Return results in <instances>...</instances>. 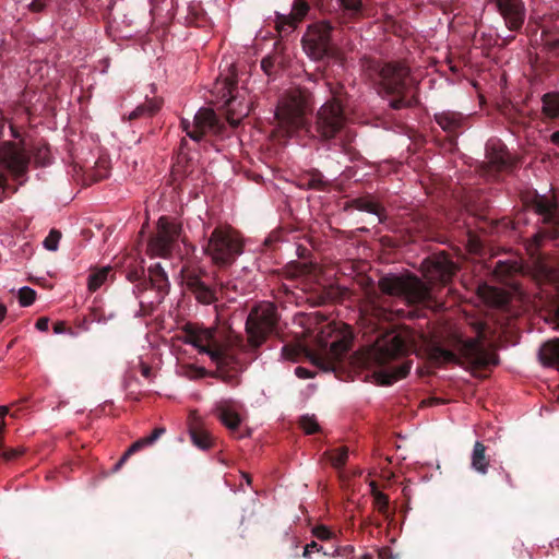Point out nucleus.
Segmentation results:
<instances>
[{"label": "nucleus", "mask_w": 559, "mask_h": 559, "mask_svg": "<svg viewBox=\"0 0 559 559\" xmlns=\"http://www.w3.org/2000/svg\"><path fill=\"white\" fill-rule=\"evenodd\" d=\"M111 272L110 266H103L91 272L87 277V288L90 292H96L108 280Z\"/></svg>", "instance_id": "obj_29"}, {"label": "nucleus", "mask_w": 559, "mask_h": 559, "mask_svg": "<svg viewBox=\"0 0 559 559\" xmlns=\"http://www.w3.org/2000/svg\"><path fill=\"white\" fill-rule=\"evenodd\" d=\"M182 283L187 289L203 305L216 301L215 289L203 280L206 271L202 267H185L181 270Z\"/></svg>", "instance_id": "obj_14"}, {"label": "nucleus", "mask_w": 559, "mask_h": 559, "mask_svg": "<svg viewBox=\"0 0 559 559\" xmlns=\"http://www.w3.org/2000/svg\"><path fill=\"white\" fill-rule=\"evenodd\" d=\"M295 374L299 378V379H311L314 377V373L310 370H308L307 368H304V367H297L295 369Z\"/></svg>", "instance_id": "obj_59"}, {"label": "nucleus", "mask_w": 559, "mask_h": 559, "mask_svg": "<svg viewBox=\"0 0 559 559\" xmlns=\"http://www.w3.org/2000/svg\"><path fill=\"white\" fill-rule=\"evenodd\" d=\"M304 352V348H301L299 345L286 344L282 347V357L285 360L295 362L299 359Z\"/></svg>", "instance_id": "obj_42"}, {"label": "nucleus", "mask_w": 559, "mask_h": 559, "mask_svg": "<svg viewBox=\"0 0 559 559\" xmlns=\"http://www.w3.org/2000/svg\"><path fill=\"white\" fill-rule=\"evenodd\" d=\"M61 239V233L57 229H51L45 238L43 245L49 251H56Z\"/></svg>", "instance_id": "obj_48"}, {"label": "nucleus", "mask_w": 559, "mask_h": 559, "mask_svg": "<svg viewBox=\"0 0 559 559\" xmlns=\"http://www.w3.org/2000/svg\"><path fill=\"white\" fill-rule=\"evenodd\" d=\"M191 344L198 348L199 353H204V354H209V352L212 349L211 347L209 346H205V345H202L201 344V341L199 338H194Z\"/></svg>", "instance_id": "obj_62"}, {"label": "nucleus", "mask_w": 559, "mask_h": 559, "mask_svg": "<svg viewBox=\"0 0 559 559\" xmlns=\"http://www.w3.org/2000/svg\"><path fill=\"white\" fill-rule=\"evenodd\" d=\"M486 157L489 165L496 169H502L508 165V153L500 143H490L486 148Z\"/></svg>", "instance_id": "obj_25"}, {"label": "nucleus", "mask_w": 559, "mask_h": 559, "mask_svg": "<svg viewBox=\"0 0 559 559\" xmlns=\"http://www.w3.org/2000/svg\"><path fill=\"white\" fill-rule=\"evenodd\" d=\"M35 298L36 292L33 288L28 286H23L22 288H20L19 302L22 307L31 306L35 301Z\"/></svg>", "instance_id": "obj_46"}, {"label": "nucleus", "mask_w": 559, "mask_h": 559, "mask_svg": "<svg viewBox=\"0 0 559 559\" xmlns=\"http://www.w3.org/2000/svg\"><path fill=\"white\" fill-rule=\"evenodd\" d=\"M190 438L192 443L201 450H207L212 447L211 436L203 429L190 427Z\"/></svg>", "instance_id": "obj_33"}, {"label": "nucleus", "mask_w": 559, "mask_h": 559, "mask_svg": "<svg viewBox=\"0 0 559 559\" xmlns=\"http://www.w3.org/2000/svg\"><path fill=\"white\" fill-rule=\"evenodd\" d=\"M486 445L476 441L471 454V467L480 475H486L489 469V457L486 454Z\"/></svg>", "instance_id": "obj_22"}, {"label": "nucleus", "mask_w": 559, "mask_h": 559, "mask_svg": "<svg viewBox=\"0 0 559 559\" xmlns=\"http://www.w3.org/2000/svg\"><path fill=\"white\" fill-rule=\"evenodd\" d=\"M436 122L447 132H453L462 127L465 117L462 112L453 110H442L435 114Z\"/></svg>", "instance_id": "obj_20"}, {"label": "nucleus", "mask_w": 559, "mask_h": 559, "mask_svg": "<svg viewBox=\"0 0 559 559\" xmlns=\"http://www.w3.org/2000/svg\"><path fill=\"white\" fill-rule=\"evenodd\" d=\"M493 3L510 31H519L522 27L526 16L523 0H493Z\"/></svg>", "instance_id": "obj_16"}, {"label": "nucleus", "mask_w": 559, "mask_h": 559, "mask_svg": "<svg viewBox=\"0 0 559 559\" xmlns=\"http://www.w3.org/2000/svg\"><path fill=\"white\" fill-rule=\"evenodd\" d=\"M352 203L355 209L371 213L378 216L379 222H381V209L378 203L367 198L355 199L352 201Z\"/></svg>", "instance_id": "obj_36"}, {"label": "nucleus", "mask_w": 559, "mask_h": 559, "mask_svg": "<svg viewBox=\"0 0 559 559\" xmlns=\"http://www.w3.org/2000/svg\"><path fill=\"white\" fill-rule=\"evenodd\" d=\"M353 332L349 325L343 323L328 324L321 331L319 343L321 353H305L307 358L321 370L335 371L340 361L350 349Z\"/></svg>", "instance_id": "obj_1"}, {"label": "nucleus", "mask_w": 559, "mask_h": 559, "mask_svg": "<svg viewBox=\"0 0 559 559\" xmlns=\"http://www.w3.org/2000/svg\"><path fill=\"white\" fill-rule=\"evenodd\" d=\"M25 449L23 447H17L14 449L5 450L3 451L0 456L4 459L5 461H12L19 457L24 453Z\"/></svg>", "instance_id": "obj_51"}, {"label": "nucleus", "mask_w": 559, "mask_h": 559, "mask_svg": "<svg viewBox=\"0 0 559 559\" xmlns=\"http://www.w3.org/2000/svg\"><path fill=\"white\" fill-rule=\"evenodd\" d=\"M19 5L34 13L43 12L50 0H14Z\"/></svg>", "instance_id": "obj_41"}, {"label": "nucleus", "mask_w": 559, "mask_h": 559, "mask_svg": "<svg viewBox=\"0 0 559 559\" xmlns=\"http://www.w3.org/2000/svg\"><path fill=\"white\" fill-rule=\"evenodd\" d=\"M155 236L163 237L164 240L173 245L178 237V227L167 217H160L157 222V233Z\"/></svg>", "instance_id": "obj_27"}, {"label": "nucleus", "mask_w": 559, "mask_h": 559, "mask_svg": "<svg viewBox=\"0 0 559 559\" xmlns=\"http://www.w3.org/2000/svg\"><path fill=\"white\" fill-rule=\"evenodd\" d=\"M207 355L210 356L211 360L214 364H216L219 370H223L224 368L228 367L234 360V357L231 355L227 354L221 348H212Z\"/></svg>", "instance_id": "obj_37"}, {"label": "nucleus", "mask_w": 559, "mask_h": 559, "mask_svg": "<svg viewBox=\"0 0 559 559\" xmlns=\"http://www.w3.org/2000/svg\"><path fill=\"white\" fill-rule=\"evenodd\" d=\"M300 426L307 435L314 433L320 429L317 418L313 415L302 416L300 419Z\"/></svg>", "instance_id": "obj_47"}, {"label": "nucleus", "mask_w": 559, "mask_h": 559, "mask_svg": "<svg viewBox=\"0 0 559 559\" xmlns=\"http://www.w3.org/2000/svg\"><path fill=\"white\" fill-rule=\"evenodd\" d=\"M278 313L276 306L270 301L255 305L246 321L248 342L252 347L261 346L277 325Z\"/></svg>", "instance_id": "obj_6"}, {"label": "nucleus", "mask_w": 559, "mask_h": 559, "mask_svg": "<svg viewBox=\"0 0 559 559\" xmlns=\"http://www.w3.org/2000/svg\"><path fill=\"white\" fill-rule=\"evenodd\" d=\"M273 67L274 61L271 57H265L261 60V69L266 75H271Z\"/></svg>", "instance_id": "obj_58"}, {"label": "nucleus", "mask_w": 559, "mask_h": 559, "mask_svg": "<svg viewBox=\"0 0 559 559\" xmlns=\"http://www.w3.org/2000/svg\"><path fill=\"white\" fill-rule=\"evenodd\" d=\"M212 413L230 431H236L241 423L239 414L228 407L227 401L217 402Z\"/></svg>", "instance_id": "obj_19"}, {"label": "nucleus", "mask_w": 559, "mask_h": 559, "mask_svg": "<svg viewBox=\"0 0 559 559\" xmlns=\"http://www.w3.org/2000/svg\"><path fill=\"white\" fill-rule=\"evenodd\" d=\"M427 355L430 361L441 364L460 365V357L452 350L445 349L440 344L432 343L427 347Z\"/></svg>", "instance_id": "obj_23"}, {"label": "nucleus", "mask_w": 559, "mask_h": 559, "mask_svg": "<svg viewBox=\"0 0 559 559\" xmlns=\"http://www.w3.org/2000/svg\"><path fill=\"white\" fill-rule=\"evenodd\" d=\"M311 105V95L302 88H294L278 102L275 118L287 135L306 127V110Z\"/></svg>", "instance_id": "obj_3"}, {"label": "nucleus", "mask_w": 559, "mask_h": 559, "mask_svg": "<svg viewBox=\"0 0 559 559\" xmlns=\"http://www.w3.org/2000/svg\"><path fill=\"white\" fill-rule=\"evenodd\" d=\"M205 253L218 266H227L242 253V242L238 235L228 227H216L207 241Z\"/></svg>", "instance_id": "obj_5"}, {"label": "nucleus", "mask_w": 559, "mask_h": 559, "mask_svg": "<svg viewBox=\"0 0 559 559\" xmlns=\"http://www.w3.org/2000/svg\"><path fill=\"white\" fill-rule=\"evenodd\" d=\"M533 206L535 212L544 217V223L554 225L556 233L559 234V203L545 195H537Z\"/></svg>", "instance_id": "obj_17"}, {"label": "nucleus", "mask_w": 559, "mask_h": 559, "mask_svg": "<svg viewBox=\"0 0 559 559\" xmlns=\"http://www.w3.org/2000/svg\"><path fill=\"white\" fill-rule=\"evenodd\" d=\"M542 271L548 281L556 282L559 280V269L548 266V265H543Z\"/></svg>", "instance_id": "obj_53"}, {"label": "nucleus", "mask_w": 559, "mask_h": 559, "mask_svg": "<svg viewBox=\"0 0 559 559\" xmlns=\"http://www.w3.org/2000/svg\"><path fill=\"white\" fill-rule=\"evenodd\" d=\"M366 312H370V316L376 319L386 317L385 311L382 308L376 306L374 304L370 305V307L366 309Z\"/></svg>", "instance_id": "obj_56"}, {"label": "nucleus", "mask_w": 559, "mask_h": 559, "mask_svg": "<svg viewBox=\"0 0 559 559\" xmlns=\"http://www.w3.org/2000/svg\"><path fill=\"white\" fill-rule=\"evenodd\" d=\"M540 362L547 367L559 365V338L545 343L538 350Z\"/></svg>", "instance_id": "obj_24"}, {"label": "nucleus", "mask_w": 559, "mask_h": 559, "mask_svg": "<svg viewBox=\"0 0 559 559\" xmlns=\"http://www.w3.org/2000/svg\"><path fill=\"white\" fill-rule=\"evenodd\" d=\"M477 294L490 307L502 308L510 301V295L507 290L486 283L478 286Z\"/></svg>", "instance_id": "obj_18"}, {"label": "nucleus", "mask_w": 559, "mask_h": 559, "mask_svg": "<svg viewBox=\"0 0 559 559\" xmlns=\"http://www.w3.org/2000/svg\"><path fill=\"white\" fill-rule=\"evenodd\" d=\"M213 94L217 103L226 109L228 122L236 127L242 118L248 116L251 108V99L246 88L238 87L234 73L217 79L214 85Z\"/></svg>", "instance_id": "obj_2"}, {"label": "nucleus", "mask_w": 559, "mask_h": 559, "mask_svg": "<svg viewBox=\"0 0 559 559\" xmlns=\"http://www.w3.org/2000/svg\"><path fill=\"white\" fill-rule=\"evenodd\" d=\"M417 90H413L409 93H396L400 97L391 100L390 106L393 109H401L406 107H413L418 104Z\"/></svg>", "instance_id": "obj_34"}, {"label": "nucleus", "mask_w": 559, "mask_h": 559, "mask_svg": "<svg viewBox=\"0 0 559 559\" xmlns=\"http://www.w3.org/2000/svg\"><path fill=\"white\" fill-rule=\"evenodd\" d=\"M411 370V361H405L399 367L394 368L390 373H385L384 377L388 379L384 381L385 383H391L392 381L405 378Z\"/></svg>", "instance_id": "obj_43"}, {"label": "nucleus", "mask_w": 559, "mask_h": 559, "mask_svg": "<svg viewBox=\"0 0 559 559\" xmlns=\"http://www.w3.org/2000/svg\"><path fill=\"white\" fill-rule=\"evenodd\" d=\"M53 332L56 334H63L68 332L71 335H75V333L72 330L67 329L66 323L63 321H58L55 323Z\"/></svg>", "instance_id": "obj_60"}, {"label": "nucleus", "mask_w": 559, "mask_h": 559, "mask_svg": "<svg viewBox=\"0 0 559 559\" xmlns=\"http://www.w3.org/2000/svg\"><path fill=\"white\" fill-rule=\"evenodd\" d=\"M491 484L495 490L499 493H508L515 488L511 473L502 466L495 469Z\"/></svg>", "instance_id": "obj_26"}, {"label": "nucleus", "mask_w": 559, "mask_h": 559, "mask_svg": "<svg viewBox=\"0 0 559 559\" xmlns=\"http://www.w3.org/2000/svg\"><path fill=\"white\" fill-rule=\"evenodd\" d=\"M352 552H354V547L350 546V545H347V546H344V547L335 548L333 550V552H331V554L323 552V555L334 557V556L347 555V554H352Z\"/></svg>", "instance_id": "obj_57"}, {"label": "nucleus", "mask_w": 559, "mask_h": 559, "mask_svg": "<svg viewBox=\"0 0 559 559\" xmlns=\"http://www.w3.org/2000/svg\"><path fill=\"white\" fill-rule=\"evenodd\" d=\"M34 163L37 166L45 167L51 163L52 156L50 148L47 145H39L33 153Z\"/></svg>", "instance_id": "obj_38"}, {"label": "nucleus", "mask_w": 559, "mask_h": 559, "mask_svg": "<svg viewBox=\"0 0 559 559\" xmlns=\"http://www.w3.org/2000/svg\"><path fill=\"white\" fill-rule=\"evenodd\" d=\"M346 116L340 100L335 97L320 106L316 120L310 130L313 138L319 140L334 139L345 127Z\"/></svg>", "instance_id": "obj_8"}, {"label": "nucleus", "mask_w": 559, "mask_h": 559, "mask_svg": "<svg viewBox=\"0 0 559 559\" xmlns=\"http://www.w3.org/2000/svg\"><path fill=\"white\" fill-rule=\"evenodd\" d=\"M478 336L467 338L460 344V354L469 364L477 368H486L491 365L498 364V357L493 352H489L481 347L480 337L485 329V323H477L476 325Z\"/></svg>", "instance_id": "obj_12"}, {"label": "nucleus", "mask_w": 559, "mask_h": 559, "mask_svg": "<svg viewBox=\"0 0 559 559\" xmlns=\"http://www.w3.org/2000/svg\"><path fill=\"white\" fill-rule=\"evenodd\" d=\"M380 85L388 93H409L417 90L416 82L409 75V69L399 62L384 64L379 72Z\"/></svg>", "instance_id": "obj_10"}, {"label": "nucleus", "mask_w": 559, "mask_h": 559, "mask_svg": "<svg viewBox=\"0 0 559 559\" xmlns=\"http://www.w3.org/2000/svg\"><path fill=\"white\" fill-rule=\"evenodd\" d=\"M341 5L350 12H358L361 7V0H338Z\"/></svg>", "instance_id": "obj_55"}, {"label": "nucleus", "mask_w": 559, "mask_h": 559, "mask_svg": "<svg viewBox=\"0 0 559 559\" xmlns=\"http://www.w3.org/2000/svg\"><path fill=\"white\" fill-rule=\"evenodd\" d=\"M142 273L138 270L131 271L128 273V280L131 282H135L141 277Z\"/></svg>", "instance_id": "obj_64"}, {"label": "nucleus", "mask_w": 559, "mask_h": 559, "mask_svg": "<svg viewBox=\"0 0 559 559\" xmlns=\"http://www.w3.org/2000/svg\"><path fill=\"white\" fill-rule=\"evenodd\" d=\"M306 186L310 189L321 190L324 188L325 182L323 181L320 175H312L311 178L308 179Z\"/></svg>", "instance_id": "obj_54"}, {"label": "nucleus", "mask_w": 559, "mask_h": 559, "mask_svg": "<svg viewBox=\"0 0 559 559\" xmlns=\"http://www.w3.org/2000/svg\"><path fill=\"white\" fill-rule=\"evenodd\" d=\"M35 325L37 330L46 332L49 328V319L47 317H41L37 320Z\"/></svg>", "instance_id": "obj_61"}, {"label": "nucleus", "mask_w": 559, "mask_h": 559, "mask_svg": "<svg viewBox=\"0 0 559 559\" xmlns=\"http://www.w3.org/2000/svg\"><path fill=\"white\" fill-rule=\"evenodd\" d=\"M130 455H127V452L120 457V460L114 465L112 472H118L121 466L126 463Z\"/></svg>", "instance_id": "obj_63"}, {"label": "nucleus", "mask_w": 559, "mask_h": 559, "mask_svg": "<svg viewBox=\"0 0 559 559\" xmlns=\"http://www.w3.org/2000/svg\"><path fill=\"white\" fill-rule=\"evenodd\" d=\"M413 347L409 330L390 331L379 337L371 348L370 356L378 365L406 356Z\"/></svg>", "instance_id": "obj_7"}, {"label": "nucleus", "mask_w": 559, "mask_h": 559, "mask_svg": "<svg viewBox=\"0 0 559 559\" xmlns=\"http://www.w3.org/2000/svg\"><path fill=\"white\" fill-rule=\"evenodd\" d=\"M371 495L374 499V504L380 512H384L388 508L389 498L383 492L379 491L374 481L370 483Z\"/></svg>", "instance_id": "obj_44"}, {"label": "nucleus", "mask_w": 559, "mask_h": 559, "mask_svg": "<svg viewBox=\"0 0 559 559\" xmlns=\"http://www.w3.org/2000/svg\"><path fill=\"white\" fill-rule=\"evenodd\" d=\"M29 158L25 151L16 143L4 142L0 145V169L7 170L14 179L24 181L28 171ZM7 178L0 173V189L4 187Z\"/></svg>", "instance_id": "obj_9"}, {"label": "nucleus", "mask_w": 559, "mask_h": 559, "mask_svg": "<svg viewBox=\"0 0 559 559\" xmlns=\"http://www.w3.org/2000/svg\"><path fill=\"white\" fill-rule=\"evenodd\" d=\"M309 5L304 0H295L290 14H294L295 20L299 23L308 13Z\"/></svg>", "instance_id": "obj_49"}, {"label": "nucleus", "mask_w": 559, "mask_h": 559, "mask_svg": "<svg viewBox=\"0 0 559 559\" xmlns=\"http://www.w3.org/2000/svg\"><path fill=\"white\" fill-rule=\"evenodd\" d=\"M378 286L383 294L400 297L407 304H420L430 299V286L412 274H388Z\"/></svg>", "instance_id": "obj_4"}, {"label": "nucleus", "mask_w": 559, "mask_h": 559, "mask_svg": "<svg viewBox=\"0 0 559 559\" xmlns=\"http://www.w3.org/2000/svg\"><path fill=\"white\" fill-rule=\"evenodd\" d=\"M181 126L186 134L193 141H200L209 132L217 134L222 129L215 111L207 107L200 108L192 122L182 119Z\"/></svg>", "instance_id": "obj_13"}, {"label": "nucleus", "mask_w": 559, "mask_h": 559, "mask_svg": "<svg viewBox=\"0 0 559 559\" xmlns=\"http://www.w3.org/2000/svg\"><path fill=\"white\" fill-rule=\"evenodd\" d=\"M160 108V103L157 99H150L145 104L139 105L134 110L128 115L129 120L138 119L140 117H152Z\"/></svg>", "instance_id": "obj_30"}, {"label": "nucleus", "mask_w": 559, "mask_h": 559, "mask_svg": "<svg viewBox=\"0 0 559 559\" xmlns=\"http://www.w3.org/2000/svg\"><path fill=\"white\" fill-rule=\"evenodd\" d=\"M165 431L166 430L163 427L155 428L150 436L141 438V439L136 440L135 442H133L130 445V448L126 451L127 455H131L134 452L143 449L144 447L153 444L160 436H163L165 433Z\"/></svg>", "instance_id": "obj_32"}, {"label": "nucleus", "mask_w": 559, "mask_h": 559, "mask_svg": "<svg viewBox=\"0 0 559 559\" xmlns=\"http://www.w3.org/2000/svg\"><path fill=\"white\" fill-rule=\"evenodd\" d=\"M313 536H316L320 540H328L333 537V533L325 525H317L311 530Z\"/></svg>", "instance_id": "obj_50"}, {"label": "nucleus", "mask_w": 559, "mask_h": 559, "mask_svg": "<svg viewBox=\"0 0 559 559\" xmlns=\"http://www.w3.org/2000/svg\"><path fill=\"white\" fill-rule=\"evenodd\" d=\"M543 114L549 118L559 117V93H546L542 97Z\"/></svg>", "instance_id": "obj_28"}, {"label": "nucleus", "mask_w": 559, "mask_h": 559, "mask_svg": "<svg viewBox=\"0 0 559 559\" xmlns=\"http://www.w3.org/2000/svg\"><path fill=\"white\" fill-rule=\"evenodd\" d=\"M332 26L326 21H321L308 27L302 37V48L313 60H321L330 53V38Z\"/></svg>", "instance_id": "obj_11"}, {"label": "nucleus", "mask_w": 559, "mask_h": 559, "mask_svg": "<svg viewBox=\"0 0 559 559\" xmlns=\"http://www.w3.org/2000/svg\"><path fill=\"white\" fill-rule=\"evenodd\" d=\"M518 266L515 262L498 261L493 267V274L498 278H503L516 271Z\"/></svg>", "instance_id": "obj_45"}, {"label": "nucleus", "mask_w": 559, "mask_h": 559, "mask_svg": "<svg viewBox=\"0 0 559 559\" xmlns=\"http://www.w3.org/2000/svg\"><path fill=\"white\" fill-rule=\"evenodd\" d=\"M150 275L152 282L158 285L159 290L166 288L168 282L167 274L165 273L159 263H155L153 266L150 267Z\"/></svg>", "instance_id": "obj_40"}, {"label": "nucleus", "mask_w": 559, "mask_h": 559, "mask_svg": "<svg viewBox=\"0 0 559 559\" xmlns=\"http://www.w3.org/2000/svg\"><path fill=\"white\" fill-rule=\"evenodd\" d=\"M455 270V264L444 254L425 259L421 263L423 275L429 283H445L452 277Z\"/></svg>", "instance_id": "obj_15"}, {"label": "nucleus", "mask_w": 559, "mask_h": 559, "mask_svg": "<svg viewBox=\"0 0 559 559\" xmlns=\"http://www.w3.org/2000/svg\"><path fill=\"white\" fill-rule=\"evenodd\" d=\"M297 25L294 14H280L276 17V27L280 33H290Z\"/></svg>", "instance_id": "obj_39"}, {"label": "nucleus", "mask_w": 559, "mask_h": 559, "mask_svg": "<svg viewBox=\"0 0 559 559\" xmlns=\"http://www.w3.org/2000/svg\"><path fill=\"white\" fill-rule=\"evenodd\" d=\"M56 14L57 22L60 23L63 28L72 29L75 25L79 12L75 9V4L63 0L58 2Z\"/></svg>", "instance_id": "obj_21"}, {"label": "nucleus", "mask_w": 559, "mask_h": 559, "mask_svg": "<svg viewBox=\"0 0 559 559\" xmlns=\"http://www.w3.org/2000/svg\"><path fill=\"white\" fill-rule=\"evenodd\" d=\"M313 551H317V552H324L323 551V547L320 546L317 542H311L309 544H307L304 548V552H302V557L306 558V559H310L311 558V554Z\"/></svg>", "instance_id": "obj_52"}, {"label": "nucleus", "mask_w": 559, "mask_h": 559, "mask_svg": "<svg viewBox=\"0 0 559 559\" xmlns=\"http://www.w3.org/2000/svg\"><path fill=\"white\" fill-rule=\"evenodd\" d=\"M324 455L329 459L334 468L341 469L348 459V448L342 447L332 451H326Z\"/></svg>", "instance_id": "obj_35"}, {"label": "nucleus", "mask_w": 559, "mask_h": 559, "mask_svg": "<svg viewBox=\"0 0 559 559\" xmlns=\"http://www.w3.org/2000/svg\"><path fill=\"white\" fill-rule=\"evenodd\" d=\"M170 249L171 243L164 240L163 237L154 236L148 242L147 253L152 257L165 258L169 254Z\"/></svg>", "instance_id": "obj_31"}]
</instances>
